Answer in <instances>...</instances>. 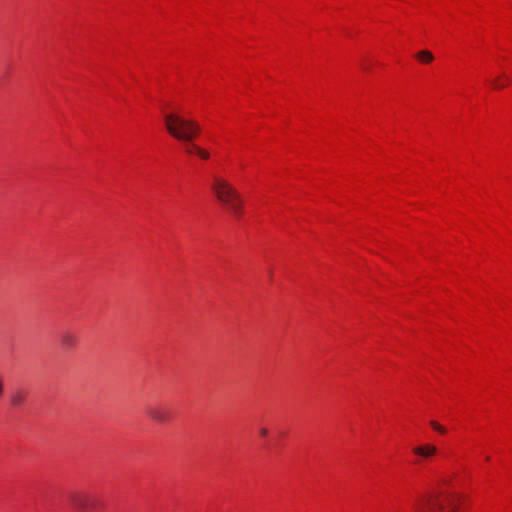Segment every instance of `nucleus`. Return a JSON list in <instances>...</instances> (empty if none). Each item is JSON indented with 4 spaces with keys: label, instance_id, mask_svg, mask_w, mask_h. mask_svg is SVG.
<instances>
[{
    "label": "nucleus",
    "instance_id": "4468645a",
    "mask_svg": "<svg viewBox=\"0 0 512 512\" xmlns=\"http://www.w3.org/2000/svg\"><path fill=\"white\" fill-rule=\"evenodd\" d=\"M193 146H196V145H195V144H188V145L186 146V151H187L188 153H195V150H194Z\"/></svg>",
    "mask_w": 512,
    "mask_h": 512
},
{
    "label": "nucleus",
    "instance_id": "ddd939ff",
    "mask_svg": "<svg viewBox=\"0 0 512 512\" xmlns=\"http://www.w3.org/2000/svg\"><path fill=\"white\" fill-rule=\"evenodd\" d=\"M4 396V377L0 374V400Z\"/></svg>",
    "mask_w": 512,
    "mask_h": 512
},
{
    "label": "nucleus",
    "instance_id": "f8f14e48",
    "mask_svg": "<svg viewBox=\"0 0 512 512\" xmlns=\"http://www.w3.org/2000/svg\"><path fill=\"white\" fill-rule=\"evenodd\" d=\"M430 425L432 426L433 429H435L436 431H438L442 434H444L446 432V429L435 421H431Z\"/></svg>",
    "mask_w": 512,
    "mask_h": 512
},
{
    "label": "nucleus",
    "instance_id": "423d86ee",
    "mask_svg": "<svg viewBox=\"0 0 512 512\" xmlns=\"http://www.w3.org/2000/svg\"><path fill=\"white\" fill-rule=\"evenodd\" d=\"M437 448L431 444H425L413 448V453L422 458H429L435 455Z\"/></svg>",
    "mask_w": 512,
    "mask_h": 512
},
{
    "label": "nucleus",
    "instance_id": "7ed1b4c3",
    "mask_svg": "<svg viewBox=\"0 0 512 512\" xmlns=\"http://www.w3.org/2000/svg\"><path fill=\"white\" fill-rule=\"evenodd\" d=\"M217 199L235 216L242 213V200L237 190L226 180L214 177L211 186Z\"/></svg>",
    "mask_w": 512,
    "mask_h": 512
},
{
    "label": "nucleus",
    "instance_id": "9d476101",
    "mask_svg": "<svg viewBox=\"0 0 512 512\" xmlns=\"http://www.w3.org/2000/svg\"><path fill=\"white\" fill-rule=\"evenodd\" d=\"M508 81H509L508 77H506L504 75L499 76L492 81V86L494 89H502L506 86Z\"/></svg>",
    "mask_w": 512,
    "mask_h": 512
},
{
    "label": "nucleus",
    "instance_id": "9b49d317",
    "mask_svg": "<svg viewBox=\"0 0 512 512\" xmlns=\"http://www.w3.org/2000/svg\"><path fill=\"white\" fill-rule=\"evenodd\" d=\"M193 148L195 150V153L199 157H201L202 159H208L209 158V153L206 150L200 148L199 146H193Z\"/></svg>",
    "mask_w": 512,
    "mask_h": 512
},
{
    "label": "nucleus",
    "instance_id": "f257e3e1",
    "mask_svg": "<svg viewBox=\"0 0 512 512\" xmlns=\"http://www.w3.org/2000/svg\"><path fill=\"white\" fill-rule=\"evenodd\" d=\"M461 497L456 494L431 492L418 497L413 507L416 512H458Z\"/></svg>",
    "mask_w": 512,
    "mask_h": 512
},
{
    "label": "nucleus",
    "instance_id": "6e6552de",
    "mask_svg": "<svg viewBox=\"0 0 512 512\" xmlns=\"http://www.w3.org/2000/svg\"><path fill=\"white\" fill-rule=\"evenodd\" d=\"M26 399L27 393L22 389H17L11 395V405L14 407H20L25 403Z\"/></svg>",
    "mask_w": 512,
    "mask_h": 512
},
{
    "label": "nucleus",
    "instance_id": "2eb2a0df",
    "mask_svg": "<svg viewBox=\"0 0 512 512\" xmlns=\"http://www.w3.org/2000/svg\"><path fill=\"white\" fill-rule=\"evenodd\" d=\"M259 433L262 437H265L268 434V430L266 428L262 427V428H260Z\"/></svg>",
    "mask_w": 512,
    "mask_h": 512
},
{
    "label": "nucleus",
    "instance_id": "1a4fd4ad",
    "mask_svg": "<svg viewBox=\"0 0 512 512\" xmlns=\"http://www.w3.org/2000/svg\"><path fill=\"white\" fill-rule=\"evenodd\" d=\"M416 57L424 63H430L434 59L433 54L427 50H422V51L418 52L416 54Z\"/></svg>",
    "mask_w": 512,
    "mask_h": 512
},
{
    "label": "nucleus",
    "instance_id": "39448f33",
    "mask_svg": "<svg viewBox=\"0 0 512 512\" xmlns=\"http://www.w3.org/2000/svg\"><path fill=\"white\" fill-rule=\"evenodd\" d=\"M146 414L151 420L159 424H164L171 419L170 412L166 408L158 405L147 407Z\"/></svg>",
    "mask_w": 512,
    "mask_h": 512
},
{
    "label": "nucleus",
    "instance_id": "0eeeda50",
    "mask_svg": "<svg viewBox=\"0 0 512 512\" xmlns=\"http://www.w3.org/2000/svg\"><path fill=\"white\" fill-rule=\"evenodd\" d=\"M77 342V337L70 331H63L60 334V343L63 347L72 348Z\"/></svg>",
    "mask_w": 512,
    "mask_h": 512
},
{
    "label": "nucleus",
    "instance_id": "f03ea898",
    "mask_svg": "<svg viewBox=\"0 0 512 512\" xmlns=\"http://www.w3.org/2000/svg\"><path fill=\"white\" fill-rule=\"evenodd\" d=\"M168 133L177 140L190 142L200 133V126L194 120L185 119L176 113L164 115Z\"/></svg>",
    "mask_w": 512,
    "mask_h": 512
},
{
    "label": "nucleus",
    "instance_id": "20e7f679",
    "mask_svg": "<svg viewBox=\"0 0 512 512\" xmlns=\"http://www.w3.org/2000/svg\"><path fill=\"white\" fill-rule=\"evenodd\" d=\"M72 506L82 512L96 508V499L93 495L85 492H77L71 495Z\"/></svg>",
    "mask_w": 512,
    "mask_h": 512
}]
</instances>
